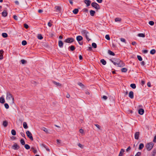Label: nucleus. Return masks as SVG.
Masks as SVG:
<instances>
[{
  "mask_svg": "<svg viewBox=\"0 0 156 156\" xmlns=\"http://www.w3.org/2000/svg\"><path fill=\"white\" fill-rule=\"evenodd\" d=\"M111 62L113 63L114 65H117L119 67H122L125 66V64L119 59H115L114 60H111Z\"/></svg>",
  "mask_w": 156,
  "mask_h": 156,
  "instance_id": "f257e3e1",
  "label": "nucleus"
},
{
  "mask_svg": "<svg viewBox=\"0 0 156 156\" xmlns=\"http://www.w3.org/2000/svg\"><path fill=\"white\" fill-rule=\"evenodd\" d=\"M6 99L8 102L11 104L14 103V98L11 94L9 93H7L6 95Z\"/></svg>",
  "mask_w": 156,
  "mask_h": 156,
  "instance_id": "f03ea898",
  "label": "nucleus"
},
{
  "mask_svg": "<svg viewBox=\"0 0 156 156\" xmlns=\"http://www.w3.org/2000/svg\"><path fill=\"white\" fill-rule=\"evenodd\" d=\"M81 34L84 36H85L87 40L89 41L90 40V39L89 38L88 35L89 34L88 33L87 31L86 30H83L81 31Z\"/></svg>",
  "mask_w": 156,
  "mask_h": 156,
  "instance_id": "7ed1b4c3",
  "label": "nucleus"
},
{
  "mask_svg": "<svg viewBox=\"0 0 156 156\" xmlns=\"http://www.w3.org/2000/svg\"><path fill=\"white\" fill-rule=\"evenodd\" d=\"M153 144L152 143H150L148 144L146 146L147 149L150 151L151 150L153 147Z\"/></svg>",
  "mask_w": 156,
  "mask_h": 156,
  "instance_id": "20e7f679",
  "label": "nucleus"
},
{
  "mask_svg": "<svg viewBox=\"0 0 156 156\" xmlns=\"http://www.w3.org/2000/svg\"><path fill=\"white\" fill-rule=\"evenodd\" d=\"M74 41V39L73 38H68L65 40L64 42L66 43H71L73 42Z\"/></svg>",
  "mask_w": 156,
  "mask_h": 156,
  "instance_id": "39448f33",
  "label": "nucleus"
},
{
  "mask_svg": "<svg viewBox=\"0 0 156 156\" xmlns=\"http://www.w3.org/2000/svg\"><path fill=\"white\" fill-rule=\"evenodd\" d=\"M26 134L27 136L32 141L33 140V138L32 136V134L30 131H27L26 132Z\"/></svg>",
  "mask_w": 156,
  "mask_h": 156,
  "instance_id": "423d86ee",
  "label": "nucleus"
},
{
  "mask_svg": "<svg viewBox=\"0 0 156 156\" xmlns=\"http://www.w3.org/2000/svg\"><path fill=\"white\" fill-rule=\"evenodd\" d=\"M91 5L97 9H99L100 8L99 5L96 3L93 2L92 3Z\"/></svg>",
  "mask_w": 156,
  "mask_h": 156,
  "instance_id": "0eeeda50",
  "label": "nucleus"
},
{
  "mask_svg": "<svg viewBox=\"0 0 156 156\" xmlns=\"http://www.w3.org/2000/svg\"><path fill=\"white\" fill-rule=\"evenodd\" d=\"M19 148V146L16 143L14 144L12 146V148L13 150H18Z\"/></svg>",
  "mask_w": 156,
  "mask_h": 156,
  "instance_id": "6e6552de",
  "label": "nucleus"
},
{
  "mask_svg": "<svg viewBox=\"0 0 156 156\" xmlns=\"http://www.w3.org/2000/svg\"><path fill=\"white\" fill-rule=\"evenodd\" d=\"M129 97L131 99H133L134 97L133 92L132 91H130L129 92Z\"/></svg>",
  "mask_w": 156,
  "mask_h": 156,
  "instance_id": "1a4fd4ad",
  "label": "nucleus"
},
{
  "mask_svg": "<svg viewBox=\"0 0 156 156\" xmlns=\"http://www.w3.org/2000/svg\"><path fill=\"white\" fill-rule=\"evenodd\" d=\"M140 133L139 132H136L134 134L135 138L136 139L138 140L139 138Z\"/></svg>",
  "mask_w": 156,
  "mask_h": 156,
  "instance_id": "9d476101",
  "label": "nucleus"
},
{
  "mask_svg": "<svg viewBox=\"0 0 156 156\" xmlns=\"http://www.w3.org/2000/svg\"><path fill=\"white\" fill-rule=\"evenodd\" d=\"M84 2L86 4L87 6H89L91 3V2L89 0H85Z\"/></svg>",
  "mask_w": 156,
  "mask_h": 156,
  "instance_id": "9b49d317",
  "label": "nucleus"
},
{
  "mask_svg": "<svg viewBox=\"0 0 156 156\" xmlns=\"http://www.w3.org/2000/svg\"><path fill=\"white\" fill-rule=\"evenodd\" d=\"M58 45L60 48H62L63 45V43L62 41L59 40L58 41Z\"/></svg>",
  "mask_w": 156,
  "mask_h": 156,
  "instance_id": "f8f14e48",
  "label": "nucleus"
},
{
  "mask_svg": "<svg viewBox=\"0 0 156 156\" xmlns=\"http://www.w3.org/2000/svg\"><path fill=\"white\" fill-rule=\"evenodd\" d=\"M144 112V110L142 108L138 110V113L140 115H142Z\"/></svg>",
  "mask_w": 156,
  "mask_h": 156,
  "instance_id": "ddd939ff",
  "label": "nucleus"
},
{
  "mask_svg": "<svg viewBox=\"0 0 156 156\" xmlns=\"http://www.w3.org/2000/svg\"><path fill=\"white\" fill-rule=\"evenodd\" d=\"M7 11L6 10H4L2 12V16L4 17L6 16H7Z\"/></svg>",
  "mask_w": 156,
  "mask_h": 156,
  "instance_id": "4468645a",
  "label": "nucleus"
},
{
  "mask_svg": "<svg viewBox=\"0 0 156 156\" xmlns=\"http://www.w3.org/2000/svg\"><path fill=\"white\" fill-rule=\"evenodd\" d=\"M83 37L81 36H78L76 37V39L77 41L79 42L83 40Z\"/></svg>",
  "mask_w": 156,
  "mask_h": 156,
  "instance_id": "2eb2a0df",
  "label": "nucleus"
},
{
  "mask_svg": "<svg viewBox=\"0 0 156 156\" xmlns=\"http://www.w3.org/2000/svg\"><path fill=\"white\" fill-rule=\"evenodd\" d=\"M55 9L56 10L57 12H58L59 13H61V8L60 6H56L55 7Z\"/></svg>",
  "mask_w": 156,
  "mask_h": 156,
  "instance_id": "dca6fc26",
  "label": "nucleus"
},
{
  "mask_svg": "<svg viewBox=\"0 0 156 156\" xmlns=\"http://www.w3.org/2000/svg\"><path fill=\"white\" fill-rule=\"evenodd\" d=\"M5 102L4 98L3 97L0 98V103L3 104Z\"/></svg>",
  "mask_w": 156,
  "mask_h": 156,
  "instance_id": "f3484780",
  "label": "nucleus"
},
{
  "mask_svg": "<svg viewBox=\"0 0 156 156\" xmlns=\"http://www.w3.org/2000/svg\"><path fill=\"white\" fill-rule=\"evenodd\" d=\"M137 36L140 37L144 38L145 37V34L143 33H139L137 34Z\"/></svg>",
  "mask_w": 156,
  "mask_h": 156,
  "instance_id": "a211bd4d",
  "label": "nucleus"
},
{
  "mask_svg": "<svg viewBox=\"0 0 156 156\" xmlns=\"http://www.w3.org/2000/svg\"><path fill=\"white\" fill-rule=\"evenodd\" d=\"M124 152V150L122 149H121L119 155V156H123Z\"/></svg>",
  "mask_w": 156,
  "mask_h": 156,
  "instance_id": "6ab92c4d",
  "label": "nucleus"
},
{
  "mask_svg": "<svg viewBox=\"0 0 156 156\" xmlns=\"http://www.w3.org/2000/svg\"><path fill=\"white\" fill-rule=\"evenodd\" d=\"M8 122L6 121H3V125L5 127H6L8 125Z\"/></svg>",
  "mask_w": 156,
  "mask_h": 156,
  "instance_id": "aec40b11",
  "label": "nucleus"
},
{
  "mask_svg": "<svg viewBox=\"0 0 156 156\" xmlns=\"http://www.w3.org/2000/svg\"><path fill=\"white\" fill-rule=\"evenodd\" d=\"M23 127L24 129H26L28 128L27 124L26 122H24L23 123Z\"/></svg>",
  "mask_w": 156,
  "mask_h": 156,
  "instance_id": "412c9836",
  "label": "nucleus"
},
{
  "mask_svg": "<svg viewBox=\"0 0 156 156\" xmlns=\"http://www.w3.org/2000/svg\"><path fill=\"white\" fill-rule=\"evenodd\" d=\"M53 83L55 85L57 86L61 87L62 86L61 84L59 83L54 82Z\"/></svg>",
  "mask_w": 156,
  "mask_h": 156,
  "instance_id": "4be33fe9",
  "label": "nucleus"
},
{
  "mask_svg": "<svg viewBox=\"0 0 156 156\" xmlns=\"http://www.w3.org/2000/svg\"><path fill=\"white\" fill-rule=\"evenodd\" d=\"M95 12L94 11L91 10L90 11V14L91 16H93L95 13Z\"/></svg>",
  "mask_w": 156,
  "mask_h": 156,
  "instance_id": "5701e85b",
  "label": "nucleus"
},
{
  "mask_svg": "<svg viewBox=\"0 0 156 156\" xmlns=\"http://www.w3.org/2000/svg\"><path fill=\"white\" fill-rule=\"evenodd\" d=\"M121 71L122 72L125 73L127 71V69L125 68H123L121 69Z\"/></svg>",
  "mask_w": 156,
  "mask_h": 156,
  "instance_id": "b1692460",
  "label": "nucleus"
},
{
  "mask_svg": "<svg viewBox=\"0 0 156 156\" xmlns=\"http://www.w3.org/2000/svg\"><path fill=\"white\" fill-rule=\"evenodd\" d=\"M100 61L102 64L104 65H105L106 63V61L104 59H101Z\"/></svg>",
  "mask_w": 156,
  "mask_h": 156,
  "instance_id": "393cba45",
  "label": "nucleus"
},
{
  "mask_svg": "<svg viewBox=\"0 0 156 156\" xmlns=\"http://www.w3.org/2000/svg\"><path fill=\"white\" fill-rule=\"evenodd\" d=\"M79 10L77 9H75L73 11V13L74 14H76L78 12Z\"/></svg>",
  "mask_w": 156,
  "mask_h": 156,
  "instance_id": "a878e982",
  "label": "nucleus"
},
{
  "mask_svg": "<svg viewBox=\"0 0 156 156\" xmlns=\"http://www.w3.org/2000/svg\"><path fill=\"white\" fill-rule=\"evenodd\" d=\"M31 150L35 154L37 152V150L35 149L34 147H32L31 148Z\"/></svg>",
  "mask_w": 156,
  "mask_h": 156,
  "instance_id": "bb28decb",
  "label": "nucleus"
},
{
  "mask_svg": "<svg viewBox=\"0 0 156 156\" xmlns=\"http://www.w3.org/2000/svg\"><path fill=\"white\" fill-rule=\"evenodd\" d=\"M130 86L133 89H135L136 88V84L134 83H132L131 84Z\"/></svg>",
  "mask_w": 156,
  "mask_h": 156,
  "instance_id": "cd10ccee",
  "label": "nucleus"
},
{
  "mask_svg": "<svg viewBox=\"0 0 156 156\" xmlns=\"http://www.w3.org/2000/svg\"><path fill=\"white\" fill-rule=\"evenodd\" d=\"M144 147V145L143 144H140L139 145V149L140 150L142 149Z\"/></svg>",
  "mask_w": 156,
  "mask_h": 156,
  "instance_id": "c85d7f7f",
  "label": "nucleus"
},
{
  "mask_svg": "<svg viewBox=\"0 0 156 156\" xmlns=\"http://www.w3.org/2000/svg\"><path fill=\"white\" fill-rule=\"evenodd\" d=\"M108 54L112 55L114 56L115 55V54L114 52H112L110 50L108 51Z\"/></svg>",
  "mask_w": 156,
  "mask_h": 156,
  "instance_id": "c756f323",
  "label": "nucleus"
},
{
  "mask_svg": "<svg viewBox=\"0 0 156 156\" xmlns=\"http://www.w3.org/2000/svg\"><path fill=\"white\" fill-rule=\"evenodd\" d=\"M37 38L40 40H41L43 39V37L41 34H38L37 36Z\"/></svg>",
  "mask_w": 156,
  "mask_h": 156,
  "instance_id": "7c9ffc66",
  "label": "nucleus"
},
{
  "mask_svg": "<svg viewBox=\"0 0 156 156\" xmlns=\"http://www.w3.org/2000/svg\"><path fill=\"white\" fill-rule=\"evenodd\" d=\"M120 40L121 42L124 43L125 44L126 43V40L124 38H120Z\"/></svg>",
  "mask_w": 156,
  "mask_h": 156,
  "instance_id": "2f4dec72",
  "label": "nucleus"
},
{
  "mask_svg": "<svg viewBox=\"0 0 156 156\" xmlns=\"http://www.w3.org/2000/svg\"><path fill=\"white\" fill-rule=\"evenodd\" d=\"M156 52V51L155 49H152L151 50V51H150V53L151 54H152V55H153Z\"/></svg>",
  "mask_w": 156,
  "mask_h": 156,
  "instance_id": "473e14b6",
  "label": "nucleus"
},
{
  "mask_svg": "<svg viewBox=\"0 0 156 156\" xmlns=\"http://www.w3.org/2000/svg\"><path fill=\"white\" fill-rule=\"evenodd\" d=\"M2 37L5 38H6L8 37V35L6 33H3L2 34Z\"/></svg>",
  "mask_w": 156,
  "mask_h": 156,
  "instance_id": "72a5a7b5",
  "label": "nucleus"
},
{
  "mask_svg": "<svg viewBox=\"0 0 156 156\" xmlns=\"http://www.w3.org/2000/svg\"><path fill=\"white\" fill-rule=\"evenodd\" d=\"M70 50L72 51H74L75 49V48L74 46L73 45H71L70 47H69Z\"/></svg>",
  "mask_w": 156,
  "mask_h": 156,
  "instance_id": "f704fd0d",
  "label": "nucleus"
},
{
  "mask_svg": "<svg viewBox=\"0 0 156 156\" xmlns=\"http://www.w3.org/2000/svg\"><path fill=\"white\" fill-rule=\"evenodd\" d=\"M11 134L13 135H15L16 134V131L14 129L12 130L11 131Z\"/></svg>",
  "mask_w": 156,
  "mask_h": 156,
  "instance_id": "c9c22d12",
  "label": "nucleus"
},
{
  "mask_svg": "<svg viewBox=\"0 0 156 156\" xmlns=\"http://www.w3.org/2000/svg\"><path fill=\"white\" fill-rule=\"evenodd\" d=\"M43 130L46 133H48L49 131L48 129L45 128H43Z\"/></svg>",
  "mask_w": 156,
  "mask_h": 156,
  "instance_id": "e433bc0d",
  "label": "nucleus"
},
{
  "mask_svg": "<svg viewBox=\"0 0 156 156\" xmlns=\"http://www.w3.org/2000/svg\"><path fill=\"white\" fill-rule=\"evenodd\" d=\"M78 145L81 148L83 149L84 147V145L80 143L78 144Z\"/></svg>",
  "mask_w": 156,
  "mask_h": 156,
  "instance_id": "4c0bfd02",
  "label": "nucleus"
},
{
  "mask_svg": "<svg viewBox=\"0 0 156 156\" xmlns=\"http://www.w3.org/2000/svg\"><path fill=\"white\" fill-rule=\"evenodd\" d=\"M24 147L26 149H29L30 148V146L27 144L25 145Z\"/></svg>",
  "mask_w": 156,
  "mask_h": 156,
  "instance_id": "58836bf2",
  "label": "nucleus"
},
{
  "mask_svg": "<svg viewBox=\"0 0 156 156\" xmlns=\"http://www.w3.org/2000/svg\"><path fill=\"white\" fill-rule=\"evenodd\" d=\"M20 143H21V144H22L23 145H24L25 144V142L24 140L23 139H21V140H20Z\"/></svg>",
  "mask_w": 156,
  "mask_h": 156,
  "instance_id": "ea45409f",
  "label": "nucleus"
},
{
  "mask_svg": "<svg viewBox=\"0 0 156 156\" xmlns=\"http://www.w3.org/2000/svg\"><path fill=\"white\" fill-rule=\"evenodd\" d=\"M92 46L94 48H96L97 47L96 44L95 43H93L92 44Z\"/></svg>",
  "mask_w": 156,
  "mask_h": 156,
  "instance_id": "a19ab883",
  "label": "nucleus"
},
{
  "mask_svg": "<svg viewBox=\"0 0 156 156\" xmlns=\"http://www.w3.org/2000/svg\"><path fill=\"white\" fill-rule=\"evenodd\" d=\"M105 38L108 40H110V37L108 34L106 35H105Z\"/></svg>",
  "mask_w": 156,
  "mask_h": 156,
  "instance_id": "79ce46f5",
  "label": "nucleus"
},
{
  "mask_svg": "<svg viewBox=\"0 0 156 156\" xmlns=\"http://www.w3.org/2000/svg\"><path fill=\"white\" fill-rule=\"evenodd\" d=\"M22 44L23 45H25L27 44V42L26 41H22Z\"/></svg>",
  "mask_w": 156,
  "mask_h": 156,
  "instance_id": "37998d69",
  "label": "nucleus"
},
{
  "mask_svg": "<svg viewBox=\"0 0 156 156\" xmlns=\"http://www.w3.org/2000/svg\"><path fill=\"white\" fill-rule=\"evenodd\" d=\"M121 19L120 18H117L115 19V22H120L121 21Z\"/></svg>",
  "mask_w": 156,
  "mask_h": 156,
  "instance_id": "c03bdc74",
  "label": "nucleus"
},
{
  "mask_svg": "<svg viewBox=\"0 0 156 156\" xmlns=\"http://www.w3.org/2000/svg\"><path fill=\"white\" fill-rule=\"evenodd\" d=\"M149 24L151 26H153L154 24V22L153 21H151L149 22Z\"/></svg>",
  "mask_w": 156,
  "mask_h": 156,
  "instance_id": "a18cd8bd",
  "label": "nucleus"
},
{
  "mask_svg": "<svg viewBox=\"0 0 156 156\" xmlns=\"http://www.w3.org/2000/svg\"><path fill=\"white\" fill-rule=\"evenodd\" d=\"M137 57L138 59L140 61H141L142 60V58L141 56H140V55H137Z\"/></svg>",
  "mask_w": 156,
  "mask_h": 156,
  "instance_id": "49530a36",
  "label": "nucleus"
},
{
  "mask_svg": "<svg viewBox=\"0 0 156 156\" xmlns=\"http://www.w3.org/2000/svg\"><path fill=\"white\" fill-rule=\"evenodd\" d=\"M4 106L6 109H8L9 108V106L7 103H5L4 104Z\"/></svg>",
  "mask_w": 156,
  "mask_h": 156,
  "instance_id": "de8ad7c7",
  "label": "nucleus"
},
{
  "mask_svg": "<svg viewBox=\"0 0 156 156\" xmlns=\"http://www.w3.org/2000/svg\"><path fill=\"white\" fill-rule=\"evenodd\" d=\"M94 125L95 126H96L99 129H101L100 126L98 125L97 124H95Z\"/></svg>",
  "mask_w": 156,
  "mask_h": 156,
  "instance_id": "09e8293b",
  "label": "nucleus"
},
{
  "mask_svg": "<svg viewBox=\"0 0 156 156\" xmlns=\"http://www.w3.org/2000/svg\"><path fill=\"white\" fill-rule=\"evenodd\" d=\"M79 132L81 134H83L84 133L83 130L82 129H80Z\"/></svg>",
  "mask_w": 156,
  "mask_h": 156,
  "instance_id": "8fccbe9b",
  "label": "nucleus"
},
{
  "mask_svg": "<svg viewBox=\"0 0 156 156\" xmlns=\"http://www.w3.org/2000/svg\"><path fill=\"white\" fill-rule=\"evenodd\" d=\"M141 155V153L140 152H138L135 155V156H140Z\"/></svg>",
  "mask_w": 156,
  "mask_h": 156,
  "instance_id": "3c124183",
  "label": "nucleus"
},
{
  "mask_svg": "<svg viewBox=\"0 0 156 156\" xmlns=\"http://www.w3.org/2000/svg\"><path fill=\"white\" fill-rule=\"evenodd\" d=\"M21 62L22 64H24L26 62V61L24 59H22L21 60Z\"/></svg>",
  "mask_w": 156,
  "mask_h": 156,
  "instance_id": "603ef678",
  "label": "nucleus"
},
{
  "mask_svg": "<svg viewBox=\"0 0 156 156\" xmlns=\"http://www.w3.org/2000/svg\"><path fill=\"white\" fill-rule=\"evenodd\" d=\"M108 98V97L106 96H104L102 97V98L104 100H106Z\"/></svg>",
  "mask_w": 156,
  "mask_h": 156,
  "instance_id": "864d4df0",
  "label": "nucleus"
},
{
  "mask_svg": "<svg viewBox=\"0 0 156 156\" xmlns=\"http://www.w3.org/2000/svg\"><path fill=\"white\" fill-rule=\"evenodd\" d=\"M24 27L26 29H27L29 27L28 25L26 24H24Z\"/></svg>",
  "mask_w": 156,
  "mask_h": 156,
  "instance_id": "5fc2aeb1",
  "label": "nucleus"
},
{
  "mask_svg": "<svg viewBox=\"0 0 156 156\" xmlns=\"http://www.w3.org/2000/svg\"><path fill=\"white\" fill-rule=\"evenodd\" d=\"M57 143L58 144H60L61 143V140H56Z\"/></svg>",
  "mask_w": 156,
  "mask_h": 156,
  "instance_id": "6e6d98bb",
  "label": "nucleus"
},
{
  "mask_svg": "<svg viewBox=\"0 0 156 156\" xmlns=\"http://www.w3.org/2000/svg\"><path fill=\"white\" fill-rule=\"evenodd\" d=\"M48 25L49 27H51L52 25V24L50 22H48Z\"/></svg>",
  "mask_w": 156,
  "mask_h": 156,
  "instance_id": "4d7b16f0",
  "label": "nucleus"
},
{
  "mask_svg": "<svg viewBox=\"0 0 156 156\" xmlns=\"http://www.w3.org/2000/svg\"><path fill=\"white\" fill-rule=\"evenodd\" d=\"M13 18H14L16 20H18V18H17V16H16V15H14V16H13Z\"/></svg>",
  "mask_w": 156,
  "mask_h": 156,
  "instance_id": "13d9d810",
  "label": "nucleus"
},
{
  "mask_svg": "<svg viewBox=\"0 0 156 156\" xmlns=\"http://www.w3.org/2000/svg\"><path fill=\"white\" fill-rule=\"evenodd\" d=\"M136 42L135 41H133V42L132 43V44L133 45H135L136 44Z\"/></svg>",
  "mask_w": 156,
  "mask_h": 156,
  "instance_id": "bf43d9fd",
  "label": "nucleus"
},
{
  "mask_svg": "<svg viewBox=\"0 0 156 156\" xmlns=\"http://www.w3.org/2000/svg\"><path fill=\"white\" fill-rule=\"evenodd\" d=\"M3 58V55H0V60H2Z\"/></svg>",
  "mask_w": 156,
  "mask_h": 156,
  "instance_id": "052dcab7",
  "label": "nucleus"
},
{
  "mask_svg": "<svg viewBox=\"0 0 156 156\" xmlns=\"http://www.w3.org/2000/svg\"><path fill=\"white\" fill-rule=\"evenodd\" d=\"M147 85L149 87H151V83L150 82H148V83H147Z\"/></svg>",
  "mask_w": 156,
  "mask_h": 156,
  "instance_id": "680f3d73",
  "label": "nucleus"
},
{
  "mask_svg": "<svg viewBox=\"0 0 156 156\" xmlns=\"http://www.w3.org/2000/svg\"><path fill=\"white\" fill-rule=\"evenodd\" d=\"M4 51L2 50H0V55H3Z\"/></svg>",
  "mask_w": 156,
  "mask_h": 156,
  "instance_id": "e2e57ef3",
  "label": "nucleus"
},
{
  "mask_svg": "<svg viewBox=\"0 0 156 156\" xmlns=\"http://www.w3.org/2000/svg\"><path fill=\"white\" fill-rule=\"evenodd\" d=\"M153 141L155 142H156V135H155L154 137V138L153 140Z\"/></svg>",
  "mask_w": 156,
  "mask_h": 156,
  "instance_id": "0e129e2a",
  "label": "nucleus"
},
{
  "mask_svg": "<svg viewBox=\"0 0 156 156\" xmlns=\"http://www.w3.org/2000/svg\"><path fill=\"white\" fill-rule=\"evenodd\" d=\"M144 53H146L147 52V51L146 50H144L143 51Z\"/></svg>",
  "mask_w": 156,
  "mask_h": 156,
  "instance_id": "69168bd1",
  "label": "nucleus"
},
{
  "mask_svg": "<svg viewBox=\"0 0 156 156\" xmlns=\"http://www.w3.org/2000/svg\"><path fill=\"white\" fill-rule=\"evenodd\" d=\"M96 1L99 3H101L102 2V0H96Z\"/></svg>",
  "mask_w": 156,
  "mask_h": 156,
  "instance_id": "338daca9",
  "label": "nucleus"
},
{
  "mask_svg": "<svg viewBox=\"0 0 156 156\" xmlns=\"http://www.w3.org/2000/svg\"><path fill=\"white\" fill-rule=\"evenodd\" d=\"M131 148L130 147H129L126 150L127 151H128L129 150H130Z\"/></svg>",
  "mask_w": 156,
  "mask_h": 156,
  "instance_id": "774afa93",
  "label": "nucleus"
}]
</instances>
